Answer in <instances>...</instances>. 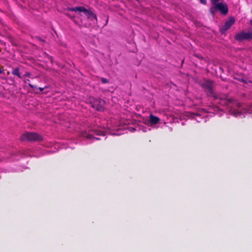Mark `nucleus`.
I'll return each mask as SVG.
<instances>
[{
    "mask_svg": "<svg viewBox=\"0 0 252 252\" xmlns=\"http://www.w3.org/2000/svg\"><path fill=\"white\" fill-rule=\"evenodd\" d=\"M217 11H220L221 14L224 15L227 14L228 12L227 4L225 2H220L212 5L209 9L210 14L214 15Z\"/></svg>",
    "mask_w": 252,
    "mask_h": 252,
    "instance_id": "obj_1",
    "label": "nucleus"
},
{
    "mask_svg": "<svg viewBox=\"0 0 252 252\" xmlns=\"http://www.w3.org/2000/svg\"><path fill=\"white\" fill-rule=\"evenodd\" d=\"M42 140V136L35 132H26L20 137V140L22 141L32 142L41 141Z\"/></svg>",
    "mask_w": 252,
    "mask_h": 252,
    "instance_id": "obj_2",
    "label": "nucleus"
},
{
    "mask_svg": "<svg viewBox=\"0 0 252 252\" xmlns=\"http://www.w3.org/2000/svg\"><path fill=\"white\" fill-rule=\"evenodd\" d=\"M69 10L78 12L81 16H84L88 19L90 18L93 15V13L90 11L83 6L70 8Z\"/></svg>",
    "mask_w": 252,
    "mask_h": 252,
    "instance_id": "obj_3",
    "label": "nucleus"
},
{
    "mask_svg": "<svg viewBox=\"0 0 252 252\" xmlns=\"http://www.w3.org/2000/svg\"><path fill=\"white\" fill-rule=\"evenodd\" d=\"M235 20L233 17H230L226 20L223 25L220 29V31L221 33H224L225 32L235 23Z\"/></svg>",
    "mask_w": 252,
    "mask_h": 252,
    "instance_id": "obj_4",
    "label": "nucleus"
},
{
    "mask_svg": "<svg viewBox=\"0 0 252 252\" xmlns=\"http://www.w3.org/2000/svg\"><path fill=\"white\" fill-rule=\"evenodd\" d=\"M234 38L236 40L239 41L252 39V33L242 32L236 34Z\"/></svg>",
    "mask_w": 252,
    "mask_h": 252,
    "instance_id": "obj_5",
    "label": "nucleus"
},
{
    "mask_svg": "<svg viewBox=\"0 0 252 252\" xmlns=\"http://www.w3.org/2000/svg\"><path fill=\"white\" fill-rule=\"evenodd\" d=\"M203 88L205 89L207 92L208 95L214 96V92L212 89L213 84L212 81L211 80H206L202 85Z\"/></svg>",
    "mask_w": 252,
    "mask_h": 252,
    "instance_id": "obj_6",
    "label": "nucleus"
},
{
    "mask_svg": "<svg viewBox=\"0 0 252 252\" xmlns=\"http://www.w3.org/2000/svg\"><path fill=\"white\" fill-rule=\"evenodd\" d=\"M104 104V100L100 98L98 99H95V105H97L95 108V110H101V109H103Z\"/></svg>",
    "mask_w": 252,
    "mask_h": 252,
    "instance_id": "obj_7",
    "label": "nucleus"
},
{
    "mask_svg": "<svg viewBox=\"0 0 252 252\" xmlns=\"http://www.w3.org/2000/svg\"><path fill=\"white\" fill-rule=\"evenodd\" d=\"M12 74L15 76H17L19 78H22V76L20 74L19 69L18 67L13 68L12 71Z\"/></svg>",
    "mask_w": 252,
    "mask_h": 252,
    "instance_id": "obj_8",
    "label": "nucleus"
},
{
    "mask_svg": "<svg viewBox=\"0 0 252 252\" xmlns=\"http://www.w3.org/2000/svg\"><path fill=\"white\" fill-rule=\"evenodd\" d=\"M100 80L103 84H106L109 82L108 79L104 78H100Z\"/></svg>",
    "mask_w": 252,
    "mask_h": 252,
    "instance_id": "obj_9",
    "label": "nucleus"
},
{
    "mask_svg": "<svg viewBox=\"0 0 252 252\" xmlns=\"http://www.w3.org/2000/svg\"><path fill=\"white\" fill-rule=\"evenodd\" d=\"M24 76L31 77V73L29 72H26L24 74Z\"/></svg>",
    "mask_w": 252,
    "mask_h": 252,
    "instance_id": "obj_10",
    "label": "nucleus"
},
{
    "mask_svg": "<svg viewBox=\"0 0 252 252\" xmlns=\"http://www.w3.org/2000/svg\"><path fill=\"white\" fill-rule=\"evenodd\" d=\"M200 2L204 5L207 4V0H200Z\"/></svg>",
    "mask_w": 252,
    "mask_h": 252,
    "instance_id": "obj_11",
    "label": "nucleus"
},
{
    "mask_svg": "<svg viewBox=\"0 0 252 252\" xmlns=\"http://www.w3.org/2000/svg\"><path fill=\"white\" fill-rule=\"evenodd\" d=\"M29 86L31 88H34V86L32 85L30 83H29Z\"/></svg>",
    "mask_w": 252,
    "mask_h": 252,
    "instance_id": "obj_12",
    "label": "nucleus"
},
{
    "mask_svg": "<svg viewBox=\"0 0 252 252\" xmlns=\"http://www.w3.org/2000/svg\"><path fill=\"white\" fill-rule=\"evenodd\" d=\"M87 138L91 139V138H92V136H91V135H88L87 136Z\"/></svg>",
    "mask_w": 252,
    "mask_h": 252,
    "instance_id": "obj_13",
    "label": "nucleus"
},
{
    "mask_svg": "<svg viewBox=\"0 0 252 252\" xmlns=\"http://www.w3.org/2000/svg\"><path fill=\"white\" fill-rule=\"evenodd\" d=\"M3 72H4V70L3 69H0V74L3 73Z\"/></svg>",
    "mask_w": 252,
    "mask_h": 252,
    "instance_id": "obj_14",
    "label": "nucleus"
},
{
    "mask_svg": "<svg viewBox=\"0 0 252 252\" xmlns=\"http://www.w3.org/2000/svg\"><path fill=\"white\" fill-rule=\"evenodd\" d=\"M24 81L25 83H28V82H30V80L29 79H26V80H25Z\"/></svg>",
    "mask_w": 252,
    "mask_h": 252,
    "instance_id": "obj_15",
    "label": "nucleus"
},
{
    "mask_svg": "<svg viewBox=\"0 0 252 252\" xmlns=\"http://www.w3.org/2000/svg\"><path fill=\"white\" fill-rule=\"evenodd\" d=\"M44 89V88H39V90L40 91H43Z\"/></svg>",
    "mask_w": 252,
    "mask_h": 252,
    "instance_id": "obj_16",
    "label": "nucleus"
},
{
    "mask_svg": "<svg viewBox=\"0 0 252 252\" xmlns=\"http://www.w3.org/2000/svg\"><path fill=\"white\" fill-rule=\"evenodd\" d=\"M108 18H107L106 21V22H105V24H104L103 26H105V25H106V24H107V22H108Z\"/></svg>",
    "mask_w": 252,
    "mask_h": 252,
    "instance_id": "obj_17",
    "label": "nucleus"
},
{
    "mask_svg": "<svg viewBox=\"0 0 252 252\" xmlns=\"http://www.w3.org/2000/svg\"><path fill=\"white\" fill-rule=\"evenodd\" d=\"M217 110L220 111V110H221L220 109H218Z\"/></svg>",
    "mask_w": 252,
    "mask_h": 252,
    "instance_id": "obj_18",
    "label": "nucleus"
},
{
    "mask_svg": "<svg viewBox=\"0 0 252 252\" xmlns=\"http://www.w3.org/2000/svg\"><path fill=\"white\" fill-rule=\"evenodd\" d=\"M9 74V71H8V72H7V74Z\"/></svg>",
    "mask_w": 252,
    "mask_h": 252,
    "instance_id": "obj_19",
    "label": "nucleus"
},
{
    "mask_svg": "<svg viewBox=\"0 0 252 252\" xmlns=\"http://www.w3.org/2000/svg\"><path fill=\"white\" fill-rule=\"evenodd\" d=\"M251 12H252V10H251Z\"/></svg>",
    "mask_w": 252,
    "mask_h": 252,
    "instance_id": "obj_20",
    "label": "nucleus"
}]
</instances>
